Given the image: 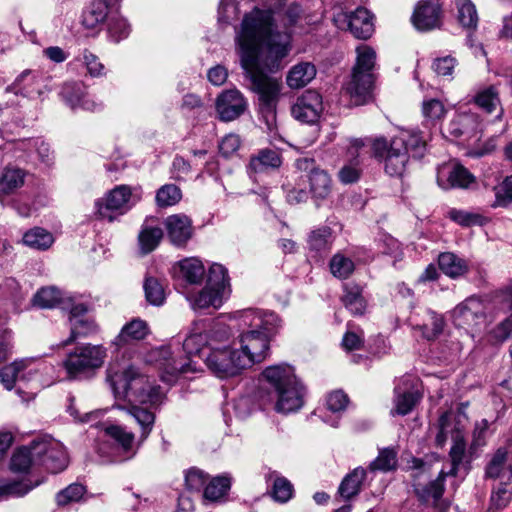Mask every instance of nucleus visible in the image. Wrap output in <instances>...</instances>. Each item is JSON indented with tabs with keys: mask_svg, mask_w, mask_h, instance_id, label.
<instances>
[{
	"mask_svg": "<svg viewBox=\"0 0 512 512\" xmlns=\"http://www.w3.org/2000/svg\"><path fill=\"white\" fill-rule=\"evenodd\" d=\"M270 24L268 13L255 12L241 23L236 37L241 67L252 90L258 94L259 110L269 129L276 123L281 82L266 75L264 70L279 69L281 60L289 53V35L271 36Z\"/></svg>",
	"mask_w": 512,
	"mask_h": 512,
	"instance_id": "f257e3e1",
	"label": "nucleus"
},
{
	"mask_svg": "<svg viewBox=\"0 0 512 512\" xmlns=\"http://www.w3.org/2000/svg\"><path fill=\"white\" fill-rule=\"evenodd\" d=\"M425 150L426 141L414 130H401L390 141L384 137L371 140L372 156L384 164V171L392 177H401L410 155L420 158Z\"/></svg>",
	"mask_w": 512,
	"mask_h": 512,
	"instance_id": "f03ea898",
	"label": "nucleus"
},
{
	"mask_svg": "<svg viewBox=\"0 0 512 512\" xmlns=\"http://www.w3.org/2000/svg\"><path fill=\"white\" fill-rule=\"evenodd\" d=\"M262 375L273 390L275 410L278 413L288 414L302 407L305 390L292 366L287 364L269 366Z\"/></svg>",
	"mask_w": 512,
	"mask_h": 512,
	"instance_id": "7ed1b4c3",
	"label": "nucleus"
},
{
	"mask_svg": "<svg viewBox=\"0 0 512 512\" xmlns=\"http://www.w3.org/2000/svg\"><path fill=\"white\" fill-rule=\"evenodd\" d=\"M106 355V349L102 345H81L67 354L62 361V366L68 379L81 380L90 377L99 369Z\"/></svg>",
	"mask_w": 512,
	"mask_h": 512,
	"instance_id": "20e7f679",
	"label": "nucleus"
},
{
	"mask_svg": "<svg viewBox=\"0 0 512 512\" xmlns=\"http://www.w3.org/2000/svg\"><path fill=\"white\" fill-rule=\"evenodd\" d=\"M140 200L128 185H119L109 191L105 197L95 202L96 214L100 219L112 222Z\"/></svg>",
	"mask_w": 512,
	"mask_h": 512,
	"instance_id": "39448f33",
	"label": "nucleus"
},
{
	"mask_svg": "<svg viewBox=\"0 0 512 512\" xmlns=\"http://www.w3.org/2000/svg\"><path fill=\"white\" fill-rule=\"evenodd\" d=\"M108 381L118 397L134 398L139 401L143 397L149 380L146 376L141 375L137 369L130 366L122 371L109 370Z\"/></svg>",
	"mask_w": 512,
	"mask_h": 512,
	"instance_id": "423d86ee",
	"label": "nucleus"
},
{
	"mask_svg": "<svg viewBox=\"0 0 512 512\" xmlns=\"http://www.w3.org/2000/svg\"><path fill=\"white\" fill-rule=\"evenodd\" d=\"M204 360L208 369L219 378L235 376L245 369L236 349L211 347Z\"/></svg>",
	"mask_w": 512,
	"mask_h": 512,
	"instance_id": "0eeeda50",
	"label": "nucleus"
},
{
	"mask_svg": "<svg viewBox=\"0 0 512 512\" xmlns=\"http://www.w3.org/2000/svg\"><path fill=\"white\" fill-rule=\"evenodd\" d=\"M270 339L262 335L259 330L250 328L240 336L239 357L245 367L249 368L261 363L269 354Z\"/></svg>",
	"mask_w": 512,
	"mask_h": 512,
	"instance_id": "6e6552de",
	"label": "nucleus"
},
{
	"mask_svg": "<svg viewBox=\"0 0 512 512\" xmlns=\"http://www.w3.org/2000/svg\"><path fill=\"white\" fill-rule=\"evenodd\" d=\"M296 167L299 171L306 172L310 193L316 201L326 199L332 191V180L329 174L315 165L311 158H300L296 160Z\"/></svg>",
	"mask_w": 512,
	"mask_h": 512,
	"instance_id": "1a4fd4ad",
	"label": "nucleus"
},
{
	"mask_svg": "<svg viewBox=\"0 0 512 512\" xmlns=\"http://www.w3.org/2000/svg\"><path fill=\"white\" fill-rule=\"evenodd\" d=\"M335 23L339 28L347 26L355 38L368 39L374 32L372 14L365 8L359 7L349 14H338Z\"/></svg>",
	"mask_w": 512,
	"mask_h": 512,
	"instance_id": "9d476101",
	"label": "nucleus"
},
{
	"mask_svg": "<svg viewBox=\"0 0 512 512\" xmlns=\"http://www.w3.org/2000/svg\"><path fill=\"white\" fill-rule=\"evenodd\" d=\"M255 12H266L270 16V33L271 36L276 34H288L289 35V43L291 42V33L289 29L294 26L297 21L300 19L302 14L301 7L296 4L292 3L288 5L284 10L274 12L272 10H260V9H254L249 14H246L242 20V22ZM291 46L289 45V49Z\"/></svg>",
	"mask_w": 512,
	"mask_h": 512,
	"instance_id": "9b49d317",
	"label": "nucleus"
},
{
	"mask_svg": "<svg viewBox=\"0 0 512 512\" xmlns=\"http://www.w3.org/2000/svg\"><path fill=\"white\" fill-rule=\"evenodd\" d=\"M323 111L321 95L315 90H306L299 96L291 108L295 119L307 123H315Z\"/></svg>",
	"mask_w": 512,
	"mask_h": 512,
	"instance_id": "f8f14e48",
	"label": "nucleus"
},
{
	"mask_svg": "<svg viewBox=\"0 0 512 512\" xmlns=\"http://www.w3.org/2000/svg\"><path fill=\"white\" fill-rule=\"evenodd\" d=\"M240 321L243 326L259 330L262 335L267 336L270 340L281 327V319L274 312L248 309L241 313Z\"/></svg>",
	"mask_w": 512,
	"mask_h": 512,
	"instance_id": "ddd939ff",
	"label": "nucleus"
},
{
	"mask_svg": "<svg viewBox=\"0 0 512 512\" xmlns=\"http://www.w3.org/2000/svg\"><path fill=\"white\" fill-rule=\"evenodd\" d=\"M441 14L438 0H422L416 5L411 20L417 30L429 31L440 26Z\"/></svg>",
	"mask_w": 512,
	"mask_h": 512,
	"instance_id": "4468645a",
	"label": "nucleus"
},
{
	"mask_svg": "<svg viewBox=\"0 0 512 512\" xmlns=\"http://www.w3.org/2000/svg\"><path fill=\"white\" fill-rule=\"evenodd\" d=\"M39 444H44L43 452L41 453L40 465L51 473H58L63 471L68 465V457L63 445L49 437L38 439Z\"/></svg>",
	"mask_w": 512,
	"mask_h": 512,
	"instance_id": "2eb2a0df",
	"label": "nucleus"
},
{
	"mask_svg": "<svg viewBox=\"0 0 512 512\" xmlns=\"http://www.w3.org/2000/svg\"><path fill=\"white\" fill-rule=\"evenodd\" d=\"M43 445L38 443V439H35L30 445L18 448L10 460L11 471L14 473H28L32 467L40 465L41 453L44 451Z\"/></svg>",
	"mask_w": 512,
	"mask_h": 512,
	"instance_id": "dca6fc26",
	"label": "nucleus"
},
{
	"mask_svg": "<svg viewBox=\"0 0 512 512\" xmlns=\"http://www.w3.org/2000/svg\"><path fill=\"white\" fill-rule=\"evenodd\" d=\"M246 109V101L238 90L222 92L216 101V110L222 121L238 118Z\"/></svg>",
	"mask_w": 512,
	"mask_h": 512,
	"instance_id": "f3484780",
	"label": "nucleus"
},
{
	"mask_svg": "<svg viewBox=\"0 0 512 512\" xmlns=\"http://www.w3.org/2000/svg\"><path fill=\"white\" fill-rule=\"evenodd\" d=\"M374 73L352 72L347 84V92L355 105H363L372 99Z\"/></svg>",
	"mask_w": 512,
	"mask_h": 512,
	"instance_id": "a211bd4d",
	"label": "nucleus"
},
{
	"mask_svg": "<svg viewBox=\"0 0 512 512\" xmlns=\"http://www.w3.org/2000/svg\"><path fill=\"white\" fill-rule=\"evenodd\" d=\"M165 227L170 241L183 246L192 237V221L186 215L175 214L166 218Z\"/></svg>",
	"mask_w": 512,
	"mask_h": 512,
	"instance_id": "6ab92c4d",
	"label": "nucleus"
},
{
	"mask_svg": "<svg viewBox=\"0 0 512 512\" xmlns=\"http://www.w3.org/2000/svg\"><path fill=\"white\" fill-rule=\"evenodd\" d=\"M148 334L149 327L147 323L140 318H135L123 326L120 333L112 341V345L119 349L135 341L143 340Z\"/></svg>",
	"mask_w": 512,
	"mask_h": 512,
	"instance_id": "aec40b11",
	"label": "nucleus"
},
{
	"mask_svg": "<svg viewBox=\"0 0 512 512\" xmlns=\"http://www.w3.org/2000/svg\"><path fill=\"white\" fill-rule=\"evenodd\" d=\"M482 315V305L476 299H467L453 310V320L456 326L466 328L477 324Z\"/></svg>",
	"mask_w": 512,
	"mask_h": 512,
	"instance_id": "412c9836",
	"label": "nucleus"
},
{
	"mask_svg": "<svg viewBox=\"0 0 512 512\" xmlns=\"http://www.w3.org/2000/svg\"><path fill=\"white\" fill-rule=\"evenodd\" d=\"M104 432L118 445L123 453L127 454L126 459H130L136 454V449L134 448L135 435L127 431L124 426L116 424L105 425Z\"/></svg>",
	"mask_w": 512,
	"mask_h": 512,
	"instance_id": "4be33fe9",
	"label": "nucleus"
},
{
	"mask_svg": "<svg viewBox=\"0 0 512 512\" xmlns=\"http://www.w3.org/2000/svg\"><path fill=\"white\" fill-rule=\"evenodd\" d=\"M344 294L342 302L353 315H363L366 310V300L363 296V288L357 283L349 282L343 285Z\"/></svg>",
	"mask_w": 512,
	"mask_h": 512,
	"instance_id": "5701e85b",
	"label": "nucleus"
},
{
	"mask_svg": "<svg viewBox=\"0 0 512 512\" xmlns=\"http://www.w3.org/2000/svg\"><path fill=\"white\" fill-rule=\"evenodd\" d=\"M453 445L449 452V457L451 460L452 467L448 472H445L447 476H457L458 472L463 468L465 472L468 471L466 467V443L464 441L463 436L459 431H456L455 434L452 435Z\"/></svg>",
	"mask_w": 512,
	"mask_h": 512,
	"instance_id": "b1692460",
	"label": "nucleus"
},
{
	"mask_svg": "<svg viewBox=\"0 0 512 512\" xmlns=\"http://www.w3.org/2000/svg\"><path fill=\"white\" fill-rule=\"evenodd\" d=\"M478 128V119L474 114L464 113L455 116L448 124L446 132L453 138L473 134Z\"/></svg>",
	"mask_w": 512,
	"mask_h": 512,
	"instance_id": "393cba45",
	"label": "nucleus"
},
{
	"mask_svg": "<svg viewBox=\"0 0 512 512\" xmlns=\"http://www.w3.org/2000/svg\"><path fill=\"white\" fill-rule=\"evenodd\" d=\"M281 165L280 154L271 149L261 150L256 156H252L248 165L250 173H262L268 169H275Z\"/></svg>",
	"mask_w": 512,
	"mask_h": 512,
	"instance_id": "a878e982",
	"label": "nucleus"
},
{
	"mask_svg": "<svg viewBox=\"0 0 512 512\" xmlns=\"http://www.w3.org/2000/svg\"><path fill=\"white\" fill-rule=\"evenodd\" d=\"M366 477L365 469L358 467L347 474L338 488V493L344 500H350L357 496Z\"/></svg>",
	"mask_w": 512,
	"mask_h": 512,
	"instance_id": "bb28decb",
	"label": "nucleus"
},
{
	"mask_svg": "<svg viewBox=\"0 0 512 512\" xmlns=\"http://www.w3.org/2000/svg\"><path fill=\"white\" fill-rule=\"evenodd\" d=\"M163 238V230L159 226H152L146 219L138 235V243L142 254L152 252Z\"/></svg>",
	"mask_w": 512,
	"mask_h": 512,
	"instance_id": "cd10ccee",
	"label": "nucleus"
},
{
	"mask_svg": "<svg viewBox=\"0 0 512 512\" xmlns=\"http://www.w3.org/2000/svg\"><path fill=\"white\" fill-rule=\"evenodd\" d=\"M316 75L313 64L304 62L297 64L289 71L286 82L292 89H299L306 86Z\"/></svg>",
	"mask_w": 512,
	"mask_h": 512,
	"instance_id": "c85d7f7f",
	"label": "nucleus"
},
{
	"mask_svg": "<svg viewBox=\"0 0 512 512\" xmlns=\"http://www.w3.org/2000/svg\"><path fill=\"white\" fill-rule=\"evenodd\" d=\"M438 264L442 272L452 278L462 276L468 270L467 262L451 252L441 253Z\"/></svg>",
	"mask_w": 512,
	"mask_h": 512,
	"instance_id": "c756f323",
	"label": "nucleus"
},
{
	"mask_svg": "<svg viewBox=\"0 0 512 512\" xmlns=\"http://www.w3.org/2000/svg\"><path fill=\"white\" fill-rule=\"evenodd\" d=\"M415 329L421 331L422 336L427 340H434L443 331V317L434 311L428 310L422 324H416Z\"/></svg>",
	"mask_w": 512,
	"mask_h": 512,
	"instance_id": "7c9ffc66",
	"label": "nucleus"
},
{
	"mask_svg": "<svg viewBox=\"0 0 512 512\" xmlns=\"http://www.w3.org/2000/svg\"><path fill=\"white\" fill-rule=\"evenodd\" d=\"M446 477L447 474H445V471L442 470L435 480L429 482L427 485L421 488H416V493L420 500L423 502H429L430 500H433V502L436 504L443 496Z\"/></svg>",
	"mask_w": 512,
	"mask_h": 512,
	"instance_id": "2f4dec72",
	"label": "nucleus"
},
{
	"mask_svg": "<svg viewBox=\"0 0 512 512\" xmlns=\"http://www.w3.org/2000/svg\"><path fill=\"white\" fill-rule=\"evenodd\" d=\"M473 102L485 112L492 113L500 106V97L497 87L491 85L479 89L473 97Z\"/></svg>",
	"mask_w": 512,
	"mask_h": 512,
	"instance_id": "473e14b6",
	"label": "nucleus"
},
{
	"mask_svg": "<svg viewBox=\"0 0 512 512\" xmlns=\"http://www.w3.org/2000/svg\"><path fill=\"white\" fill-rule=\"evenodd\" d=\"M129 414L141 428L140 441H145L151 433L155 423V413L147 408L133 405L128 409Z\"/></svg>",
	"mask_w": 512,
	"mask_h": 512,
	"instance_id": "72a5a7b5",
	"label": "nucleus"
},
{
	"mask_svg": "<svg viewBox=\"0 0 512 512\" xmlns=\"http://www.w3.org/2000/svg\"><path fill=\"white\" fill-rule=\"evenodd\" d=\"M26 173L20 168H6L0 178V195H6L22 187Z\"/></svg>",
	"mask_w": 512,
	"mask_h": 512,
	"instance_id": "f704fd0d",
	"label": "nucleus"
},
{
	"mask_svg": "<svg viewBox=\"0 0 512 512\" xmlns=\"http://www.w3.org/2000/svg\"><path fill=\"white\" fill-rule=\"evenodd\" d=\"M180 274L189 284L201 283L205 269L202 262L197 258H186L179 262Z\"/></svg>",
	"mask_w": 512,
	"mask_h": 512,
	"instance_id": "c9c22d12",
	"label": "nucleus"
},
{
	"mask_svg": "<svg viewBox=\"0 0 512 512\" xmlns=\"http://www.w3.org/2000/svg\"><path fill=\"white\" fill-rule=\"evenodd\" d=\"M356 54V63L352 72L374 73L376 65L375 50L366 44H361L356 47Z\"/></svg>",
	"mask_w": 512,
	"mask_h": 512,
	"instance_id": "e433bc0d",
	"label": "nucleus"
},
{
	"mask_svg": "<svg viewBox=\"0 0 512 512\" xmlns=\"http://www.w3.org/2000/svg\"><path fill=\"white\" fill-rule=\"evenodd\" d=\"M108 16L106 5L102 1L94 0L90 6L83 12L82 24L89 29L102 24Z\"/></svg>",
	"mask_w": 512,
	"mask_h": 512,
	"instance_id": "4c0bfd02",
	"label": "nucleus"
},
{
	"mask_svg": "<svg viewBox=\"0 0 512 512\" xmlns=\"http://www.w3.org/2000/svg\"><path fill=\"white\" fill-rule=\"evenodd\" d=\"M32 362V359L15 360L9 365L0 369V381L4 387L11 390L14 387L15 381L18 379L19 374L25 370Z\"/></svg>",
	"mask_w": 512,
	"mask_h": 512,
	"instance_id": "58836bf2",
	"label": "nucleus"
},
{
	"mask_svg": "<svg viewBox=\"0 0 512 512\" xmlns=\"http://www.w3.org/2000/svg\"><path fill=\"white\" fill-rule=\"evenodd\" d=\"M269 478L273 480L271 496L272 498L280 503H286L293 495V485L285 477L279 476L276 472H272Z\"/></svg>",
	"mask_w": 512,
	"mask_h": 512,
	"instance_id": "ea45409f",
	"label": "nucleus"
},
{
	"mask_svg": "<svg viewBox=\"0 0 512 512\" xmlns=\"http://www.w3.org/2000/svg\"><path fill=\"white\" fill-rule=\"evenodd\" d=\"M231 482L226 476H217L206 483L203 496L206 500L216 502L224 497L230 489Z\"/></svg>",
	"mask_w": 512,
	"mask_h": 512,
	"instance_id": "a19ab883",
	"label": "nucleus"
},
{
	"mask_svg": "<svg viewBox=\"0 0 512 512\" xmlns=\"http://www.w3.org/2000/svg\"><path fill=\"white\" fill-rule=\"evenodd\" d=\"M475 177L464 166L455 164L448 172L447 184L443 188H468Z\"/></svg>",
	"mask_w": 512,
	"mask_h": 512,
	"instance_id": "79ce46f5",
	"label": "nucleus"
},
{
	"mask_svg": "<svg viewBox=\"0 0 512 512\" xmlns=\"http://www.w3.org/2000/svg\"><path fill=\"white\" fill-rule=\"evenodd\" d=\"M224 294L205 286L192 302L194 309H205L213 307L218 309L223 303Z\"/></svg>",
	"mask_w": 512,
	"mask_h": 512,
	"instance_id": "37998d69",
	"label": "nucleus"
},
{
	"mask_svg": "<svg viewBox=\"0 0 512 512\" xmlns=\"http://www.w3.org/2000/svg\"><path fill=\"white\" fill-rule=\"evenodd\" d=\"M458 10V21L466 29H475L478 15L475 5L470 0H455Z\"/></svg>",
	"mask_w": 512,
	"mask_h": 512,
	"instance_id": "c03bdc74",
	"label": "nucleus"
},
{
	"mask_svg": "<svg viewBox=\"0 0 512 512\" xmlns=\"http://www.w3.org/2000/svg\"><path fill=\"white\" fill-rule=\"evenodd\" d=\"M23 242L31 248L45 250L52 245L53 236L48 231L36 227L24 234Z\"/></svg>",
	"mask_w": 512,
	"mask_h": 512,
	"instance_id": "a18cd8bd",
	"label": "nucleus"
},
{
	"mask_svg": "<svg viewBox=\"0 0 512 512\" xmlns=\"http://www.w3.org/2000/svg\"><path fill=\"white\" fill-rule=\"evenodd\" d=\"M145 298L148 303L154 306H161L165 301V290L162 283L155 277L145 278L143 284Z\"/></svg>",
	"mask_w": 512,
	"mask_h": 512,
	"instance_id": "49530a36",
	"label": "nucleus"
},
{
	"mask_svg": "<svg viewBox=\"0 0 512 512\" xmlns=\"http://www.w3.org/2000/svg\"><path fill=\"white\" fill-rule=\"evenodd\" d=\"M62 292L54 287L41 288L33 298V302L40 308H53L62 301Z\"/></svg>",
	"mask_w": 512,
	"mask_h": 512,
	"instance_id": "de8ad7c7",
	"label": "nucleus"
},
{
	"mask_svg": "<svg viewBox=\"0 0 512 512\" xmlns=\"http://www.w3.org/2000/svg\"><path fill=\"white\" fill-rule=\"evenodd\" d=\"M395 392L397 394L395 398V413L398 415L404 416L410 413L421 399V394L416 391L400 393L399 389L396 388Z\"/></svg>",
	"mask_w": 512,
	"mask_h": 512,
	"instance_id": "09e8293b",
	"label": "nucleus"
},
{
	"mask_svg": "<svg viewBox=\"0 0 512 512\" xmlns=\"http://www.w3.org/2000/svg\"><path fill=\"white\" fill-rule=\"evenodd\" d=\"M329 267L333 276L339 279H347L355 270L354 262L341 253L331 258Z\"/></svg>",
	"mask_w": 512,
	"mask_h": 512,
	"instance_id": "8fccbe9b",
	"label": "nucleus"
},
{
	"mask_svg": "<svg viewBox=\"0 0 512 512\" xmlns=\"http://www.w3.org/2000/svg\"><path fill=\"white\" fill-rule=\"evenodd\" d=\"M228 285L227 269L221 264H213L209 269L206 286L225 295V289Z\"/></svg>",
	"mask_w": 512,
	"mask_h": 512,
	"instance_id": "3c124183",
	"label": "nucleus"
},
{
	"mask_svg": "<svg viewBox=\"0 0 512 512\" xmlns=\"http://www.w3.org/2000/svg\"><path fill=\"white\" fill-rule=\"evenodd\" d=\"M70 326V336L67 340L63 342L64 346L71 344L80 337H85L91 333H94L97 329V325L95 324V322L87 318H75L74 321L70 323Z\"/></svg>",
	"mask_w": 512,
	"mask_h": 512,
	"instance_id": "603ef678",
	"label": "nucleus"
},
{
	"mask_svg": "<svg viewBox=\"0 0 512 512\" xmlns=\"http://www.w3.org/2000/svg\"><path fill=\"white\" fill-rule=\"evenodd\" d=\"M87 88L81 82H67L63 85L61 94L65 101L75 108L86 97Z\"/></svg>",
	"mask_w": 512,
	"mask_h": 512,
	"instance_id": "864d4df0",
	"label": "nucleus"
},
{
	"mask_svg": "<svg viewBox=\"0 0 512 512\" xmlns=\"http://www.w3.org/2000/svg\"><path fill=\"white\" fill-rule=\"evenodd\" d=\"M182 198L180 188L175 184H166L156 193V203L159 207H168L177 204Z\"/></svg>",
	"mask_w": 512,
	"mask_h": 512,
	"instance_id": "5fc2aeb1",
	"label": "nucleus"
},
{
	"mask_svg": "<svg viewBox=\"0 0 512 512\" xmlns=\"http://www.w3.org/2000/svg\"><path fill=\"white\" fill-rule=\"evenodd\" d=\"M422 113L426 125L434 126L444 117L446 109L440 100L430 99L423 102Z\"/></svg>",
	"mask_w": 512,
	"mask_h": 512,
	"instance_id": "6e6d98bb",
	"label": "nucleus"
},
{
	"mask_svg": "<svg viewBox=\"0 0 512 512\" xmlns=\"http://www.w3.org/2000/svg\"><path fill=\"white\" fill-rule=\"evenodd\" d=\"M397 465V452L391 448H385L379 452L378 457L371 462L369 468L372 471L388 472L394 470Z\"/></svg>",
	"mask_w": 512,
	"mask_h": 512,
	"instance_id": "4d7b16f0",
	"label": "nucleus"
},
{
	"mask_svg": "<svg viewBox=\"0 0 512 512\" xmlns=\"http://www.w3.org/2000/svg\"><path fill=\"white\" fill-rule=\"evenodd\" d=\"M86 493V487L80 483L70 484L56 495L59 506H66L72 502H79Z\"/></svg>",
	"mask_w": 512,
	"mask_h": 512,
	"instance_id": "13d9d810",
	"label": "nucleus"
},
{
	"mask_svg": "<svg viewBox=\"0 0 512 512\" xmlns=\"http://www.w3.org/2000/svg\"><path fill=\"white\" fill-rule=\"evenodd\" d=\"M14 85L18 87V92L24 95H30L34 92H40V87L37 81V75L35 72L31 70L23 71L16 78Z\"/></svg>",
	"mask_w": 512,
	"mask_h": 512,
	"instance_id": "bf43d9fd",
	"label": "nucleus"
},
{
	"mask_svg": "<svg viewBox=\"0 0 512 512\" xmlns=\"http://www.w3.org/2000/svg\"><path fill=\"white\" fill-rule=\"evenodd\" d=\"M160 354L165 359V369L170 374L186 373L193 370L191 367V361L173 358L169 348H163L160 351Z\"/></svg>",
	"mask_w": 512,
	"mask_h": 512,
	"instance_id": "052dcab7",
	"label": "nucleus"
},
{
	"mask_svg": "<svg viewBox=\"0 0 512 512\" xmlns=\"http://www.w3.org/2000/svg\"><path fill=\"white\" fill-rule=\"evenodd\" d=\"M512 203V175L505 179L495 187V203L494 206L506 207Z\"/></svg>",
	"mask_w": 512,
	"mask_h": 512,
	"instance_id": "680f3d73",
	"label": "nucleus"
},
{
	"mask_svg": "<svg viewBox=\"0 0 512 512\" xmlns=\"http://www.w3.org/2000/svg\"><path fill=\"white\" fill-rule=\"evenodd\" d=\"M206 338L207 337L202 335L201 333L189 335L183 342V350L189 356L193 354H199L201 357L204 358L209 349L208 347H202Z\"/></svg>",
	"mask_w": 512,
	"mask_h": 512,
	"instance_id": "e2e57ef3",
	"label": "nucleus"
},
{
	"mask_svg": "<svg viewBox=\"0 0 512 512\" xmlns=\"http://www.w3.org/2000/svg\"><path fill=\"white\" fill-rule=\"evenodd\" d=\"M43 482V479L37 480L34 484H27L23 482H11L5 485L0 486V498L12 495L21 497L26 495L30 490L34 487L40 485Z\"/></svg>",
	"mask_w": 512,
	"mask_h": 512,
	"instance_id": "0e129e2a",
	"label": "nucleus"
},
{
	"mask_svg": "<svg viewBox=\"0 0 512 512\" xmlns=\"http://www.w3.org/2000/svg\"><path fill=\"white\" fill-rule=\"evenodd\" d=\"M207 480L208 475L197 468L188 470L185 476L187 489L194 492H201L205 488Z\"/></svg>",
	"mask_w": 512,
	"mask_h": 512,
	"instance_id": "69168bd1",
	"label": "nucleus"
},
{
	"mask_svg": "<svg viewBox=\"0 0 512 512\" xmlns=\"http://www.w3.org/2000/svg\"><path fill=\"white\" fill-rule=\"evenodd\" d=\"M448 216L451 220L461 226L469 227L473 225H480L482 223L481 215L463 210L451 209L448 212Z\"/></svg>",
	"mask_w": 512,
	"mask_h": 512,
	"instance_id": "338daca9",
	"label": "nucleus"
},
{
	"mask_svg": "<svg viewBox=\"0 0 512 512\" xmlns=\"http://www.w3.org/2000/svg\"><path fill=\"white\" fill-rule=\"evenodd\" d=\"M512 497V486L508 483H501L491 495V506L496 509L504 508Z\"/></svg>",
	"mask_w": 512,
	"mask_h": 512,
	"instance_id": "774afa93",
	"label": "nucleus"
}]
</instances>
